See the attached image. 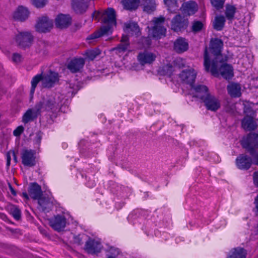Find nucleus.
I'll use <instances>...</instances> for the list:
<instances>
[{
	"mask_svg": "<svg viewBox=\"0 0 258 258\" xmlns=\"http://www.w3.org/2000/svg\"><path fill=\"white\" fill-rule=\"evenodd\" d=\"M101 53V51L98 48L87 50L85 52L86 58L90 60L94 59L97 56Z\"/></svg>",
	"mask_w": 258,
	"mask_h": 258,
	"instance_id": "obj_41",
	"label": "nucleus"
},
{
	"mask_svg": "<svg viewBox=\"0 0 258 258\" xmlns=\"http://www.w3.org/2000/svg\"><path fill=\"white\" fill-rule=\"evenodd\" d=\"M154 235L156 236H158L159 234H158V231H156V230H154Z\"/></svg>",
	"mask_w": 258,
	"mask_h": 258,
	"instance_id": "obj_63",
	"label": "nucleus"
},
{
	"mask_svg": "<svg viewBox=\"0 0 258 258\" xmlns=\"http://www.w3.org/2000/svg\"><path fill=\"white\" fill-rule=\"evenodd\" d=\"M8 184H9V189H10L12 195H13L14 196H16L17 195V192L16 191V190H15V189L13 187V186L10 183H9Z\"/></svg>",
	"mask_w": 258,
	"mask_h": 258,
	"instance_id": "obj_54",
	"label": "nucleus"
},
{
	"mask_svg": "<svg viewBox=\"0 0 258 258\" xmlns=\"http://www.w3.org/2000/svg\"><path fill=\"white\" fill-rule=\"evenodd\" d=\"M156 9V4L153 0H149V2L144 6V11L148 13H151Z\"/></svg>",
	"mask_w": 258,
	"mask_h": 258,
	"instance_id": "obj_44",
	"label": "nucleus"
},
{
	"mask_svg": "<svg viewBox=\"0 0 258 258\" xmlns=\"http://www.w3.org/2000/svg\"><path fill=\"white\" fill-rule=\"evenodd\" d=\"M188 48V44L185 39L179 37L174 43V49L178 53H182Z\"/></svg>",
	"mask_w": 258,
	"mask_h": 258,
	"instance_id": "obj_31",
	"label": "nucleus"
},
{
	"mask_svg": "<svg viewBox=\"0 0 258 258\" xmlns=\"http://www.w3.org/2000/svg\"><path fill=\"white\" fill-rule=\"evenodd\" d=\"M241 145L253 158V163L258 166V153L255 149L258 148V134L250 133L241 141Z\"/></svg>",
	"mask_w": 258,
	"mask_h": 258,
	"instance_id": "obj_3",
	"label": "nucleus"
},
{
	"mask_svg": "<svg viewBox=\"0 0 258 258\" xmlns=\"http://www.w3.org/2000/svg\"><path fill=\"white\" fill-rule=\"evenodd\" d=\"M11 162V157L9 155H7V165L9 166Z\"/></svg>",
	"mask_w": 258,
	"mask_h": 258,
	"instance_id": "obj_60",
	"label": "nucleus"
},
{
	"mask_svg": "<svg viewBox=\"0 0 258 258\" xmlns=\"http://www.w3.org/2000/svg\"><path fill=\"white\" fill-rule=\"evenodd\" d=\"M191 92L193 94V96L198 98L202 100L205 97L207 94H208L209 90L207 86L203 85H198L195 86L194 84L191 86Z\"/></svg>",
	"mask_w": 258,
	"mask_h": 258,
	"instance_id": "obj_22",
	"label": "nucleus"
},
{
	"mask_svg": "<svg viewBox=\"0 0 258 258\" xmlns=\"http://www.w3.org/2000/svg\"><path fill=\"white\" fill-rule=\"evenodd\" d=\"M43 105L42 103H37L34 108L28 109L23 116L22 122L26 124L35 119L40 114Z\"/></svg>",
	"mask_w": 258,
	"mask_h": 258,
	"instance_id": "obj_8",
	"label": "nucleus"
},
{
	"mask_svg": "<svg viewBox=\"0 0 258 258\" xmlns=\"http://www.w3.org/2000/svg\"><path fill=\"white\" fill-rule=\"evenodd\" d=\"M62 146L63 148H66L68 146L67 144L66 143H63L62 144Z\"/></svg>",
	"mask_w": 258,
	"mask_h": 258,
	"instance_id": "obj_64",
	"label": "nucleus"
},
{
	"mask_svg": "<svg viewBox=\"0 0 258 258\" xmlns=\"http://www.w3.org/2000/svg\"><path fill=\"white\" fill-rule=\"evenodd\" d=\"M39 209L44 212H49L53 207L52 199L50 198L40 197L38 199Z\"/></svg>",
	"mask_w": 258,
	"mask_h": 258,
	"instance_id": "obj_28",
	"label": "nucleus"
},
{
	"mask_svg": "<svg viewBox=\"0 0 258 258\" xmlns=\"http://www.w3.org/2000/svg\"><path fill=\"white\" fill-rule=\"evenodd\" d=\"M102 247L99 240L90 238L86 242L85 249L88 253L96 254L100 252Z\"/></svg>",
	"mask_w": 258,
	"mask_h": 258,
	"instance_id": "obj_16",
	"label": "nucleus"
},
{
	"mask_svg": "<svg viewBox=\"0 0 258 258\" xmlns=\"http://www.w3.org/2000/svg\"><path fill=\"white\" fill-rule=\"evenodd\" d=\"M223 47V41L219 38H212L210 43V51L213 57L211 60V57L208 52L207 47H206L204 51V65L207 72L210 71L212 75L218 74V61L222 59V50Z\"/></svg>",
	"mask_w": 258,
	"mask_h": 258,
	"instance_id": "obj_1",
	"label": "nucleus"
},
{
	"mask_svg": "<svg viewBox=\"0 0 258 258\" xmlns=\"http://www.w3.org/2000/svg\"><path fill=\"white\" fill-rule=\"evenodd\" d=\"M36 139L38 142L40 143L41 140V137L39 136H37Z\"/></svg>",
	"mask_w": 258,
	"mask_h": 258,
	"instance_id": "obj_62",
	"label": "nucleus"
},
{
	"mask_svg": "<svg viewBox=\"0 0 258 258\" xmlns=\"http://www.w3.org/2000/svg\"><path fill=\"white\" fill-rule=\"evenodd\" d=\"M143 212L144 211L142 210H134L127 217L128 222L134 225L141 224L142 222L145 220L144 216L142 215Z\"/></svg>",
	"mask_w": 258,
	"mask_h": 258,
	"instance_id": "obj_24",
	"label": "nucleus"
},
{
	"mask_svg": "<svg viewBox=\"0 0 258 258\" xmlns=\"http://www.w3.org/2000/svg\"><path fill=\"white\" fill-rule=\"evenodd\" d=\"M130 45L129 37L127 34H123L121 38V43L114 48L119 53L125 52Z\"/></svg>",
	"mask_w": 258,
	"mask_h": 258,
	"instance_id": "obj_33",
	"label": "nucleus"
},
{
	"mask_svg": "<svg viewBox=\"0 0 258 258\" xmlns=\"http://www.w3.org/2000/svg\"><path fill=\"white\" fill-rule=\"evenodd\" d=\"M24 128L23 126L20 125L18 126L14 131L13 135L16 137L20 136L23 132Z\"/></svg>",
	"mask_w": 258,
	"mask_h": 258,
	"instance_id": "obj_50",
	"label": "nucleus"
},
{
	"mask_svg": "<svg viewBox=\"0 0 258 258\" xmlns=\"http://www.w3.org/2000/svg\"><path fill=\"white\" fill-rule=\"evenodd\" d=\"M95 172L86 171L79 172L77 174V176L78 178L79 176L82 177V179H84V184L89 188H92L96 185V182L94 179Z\"/></svg>",
	"mask_w": 258,
	"mask_h": 258,
	"instance_id": "obj_23",
	"label": "nucleus"
},
{
	"mask_svg": "<svg viewBox=\"0 0 258 258\" xmlns=\"http://www.w3.org/2000/svg\"><path fill=\"white\" fill-rule=\"evenodd\" d=\"M21 159L24 166L34 167L36 164V151L32 149H23L21 152Z\"/></svg>",
	"mask_w": 258,
	"mask_h": 258,
	"instance_id": "obj_5",
	"label": "nucleus"
},
{
	"mask_svg": "<svg viewBox=\"0 0 258 258\" xmlns=\"http://www.w3.org/2000/svg\"><path fill=\"white\" fill-rule=\"evenodd\" d=\"M165 4L168 7V10L171 13H175L178 10L177 0H164Z\"/></svg>",
	"mask_w": 258,
	"mask_h": 258,
	"instance_id": "obj_40",
	"label": "nucleus"
},
{
	"mask_svg": "<svg viewBox=\"0 0 258 258\" xmlns=\"http://www.w3.org/2000/svg\"><path fill=\"white\" fill-rule=\"evenodd\" d=\"M10 214L16 220H19L21 217V212L18 207L12 206L10 210Z\"/></svg>",
	"mask_w": 258,
	"mask_h": 258,
	"instance_id": "obj_43",
	"label": "nucleus"
},
{
	"mask_svg": "<svg viewBox=\"0 0 258 258\" xmlns=\"http://www.w3.org/2000/svg\"><path fill=\"white\" fill-rule=\"evenodd\" d=\"M254 204H255V208L256 209L257 212H258V195L255 198Z\"/></svg>",
	"mask_w": 258,
	"mask_h": 258,
	"instance_id": "obj_57",
	"label": "nucleus"
},
{
	"mask_svg": "<svg viewBox=\"0 0 258 258\" xmlns=\"http://www.w3.org/2000/svg\"><path fill=\"white\" fill-rule=\"evenodd\" d=\"M240 87L239 84L232 83L227 86L228 94L232 97H238L241 95Z\"/></svg>",
	"mask_w": 258,
	"mask_h": 258,
	"instance_id": "obj_34",
	"label": "nucleus"
},
{
	"mask_svg": "<svg viewBox=\"0 0 258 258\" xmlns=\"http://www.w3.org/2000/svg\"><path fill=\"white\" fill-rule=\"evenodd\" d=\"M235 163L238 169L246 170L250 168L252 160L247 155L241 154L236 158Z\"/></svg>",
	"mask_w": 258,
	"mask_h": 258,
	"instance_id": "obj_17",
	"label": "nucleus"
},
{
	"mask_svg": "<svg viewBox=\"0 0 258 258\" xmlns=\"http://www.w3.org/2000/svg\"><path fill=\"white\" fill-rule=\"evenodd\" d=\"M33 41V36L29 32H21L16 36V41L22 48L29 47Z\"/></svg>",
	"mask_w": 258,
	"mask_h": 258,
	"instance_id": "obj_14",
	"label": "nucleus"
},
{
	"mask_svg": "<svg viewBox=\"0 0 258 258\" xmlns=\"http://www.w3.org/2000/svg\"><path fill=\"white\" fill-rule=\"evenodd\" d=\"M103 21L104 25L100 30L95 32L87 38L89 43L104 35L112 33L113 27L116 25L115 11L113 8H109L105 11Z\"/></svg>",
	"mask_w": 258,
	"mask_h": 258,
	"instance_id": "obj_2",
	"label": "nucleus"
},
{
	"mask_svg": "<svg viewBox=\"0 0 258 258\" xmlns=\"http://www.w3.org/2000/svg\"><path fill=\"white\" fill-rule=\"evenodd\" d=\"M38 103H42L43 104V108L41 109V112L51 110L54 109L55 106V102L53 98H50L45 101H41Z\"/></svg>",
	"mask_w": 258,
	"mask_h": 258,
	"instance_id": "obj_35",
	"label": "nucleus"
},
{
	"mask_svg": "<svg viewBox=\"0 0 258 258\" xmlns=\"http://www.w3.org/2000/svg\"><path fill=\"white\" fill-rule=\"evenodd\" d=\"M67 216L69 214H57L49 220V225L55 231L60 232L64 230L67 225Z\"/></svg>",
	"mask_w": 258,
	"mask_h": 258,
	"instance_id": "obj_6",
	"label": "nucleus"
},
{
	"mask_svg": "<svg viewBox=\"0 0 258 258\" xmlns=\"http://www.w3.org/2000/svg\"><path fill=\"white\" fill-rule=\"evenodd\" d=\"M86 235L84 234H80L74 236V242L78 245H81L83 242V239Z\"/></svg>",
	"mask_w": 258,
	"mask_h": 258,
	"instance_id": "obj_48",
	"label": "nucleus"
},
{
	"mask_svg": "<svg viewBox=\"0 0 258 258\" xmlns=\"http://www.w3.org/2000/svg\"><path fill=\"white\" fill-rule=\"evenodd\" d=\"M29 15V12L26 8L19 6L14 13L13 18L16 20L23 21L28 18Z\"/></svg>",
	"mask_w": 258,
	"mask_h": 258,
	"instance_id": "obj_30",
	"label": "nucleus"
},
{
	"mask_svg": "<svg viewBox=\"0 0 258 258\" xmlns=\"http://www.w3.org/2000/svg\"><path fill=\"white\" fill-rule=\"evenodd\" d=\"M22 195H23V197L24 198H25V199H29V196H28V195L27 194V192H23L22 193Z\"/></svg>",
	"mask_w": 258,
	"mask_h": 258,
	"instance_id": "obj_61",
	"label": "nucleus"
},
{
	"mask_svg": "<svg viewBox=\"0 0 258 258\" xmlns=\"http://www.w3.org/2000/svg\"><path fill=\"white\" fill-rule=\"evenodd\" d=\"M33 5L38 8L44 7L46 4L47 0H32Z\"/></svg>",
	"mask_w": 258,
	"mask_h": 258,
	"instance_id": "obj_49",
	"label": "nucleus"
},
{
	"mask_svg": "<svg viewBox=\"0 0 258 258\" xmlns=\"http://www.w3.org/2000/svg\"><path fill=\"white\" fill-rule=\"evenodd\" d=\"M85 61L82 57H74L68 63L67 68L72 73L79 72L83 69Z\"/></svg>",
	"mask_w": 258,
	"mask_h": 258,
	"instance_id": "obj_18",
	"label": "nucleus"
},
{
	"mask_svg": "<svg viewBox=\"0 0 258 258\" xmlns=\"http://www.w3.org/2000/svg\"><path fill=\"white\" fill-rule=\"evenodd\" d=\"M105 258H128V255L117 247L110 246L105 250Z\"/></svg>",
	"mask_w": 258,
	"mask_h": 258,
	"instance_id": "obj_25",
	"label": "nucleus"
},
{
	"mask_svg": "<svg viewBox=\"0 0 258 258\" xmlns=\"http://www.w3.org/2000/svg\"><path fill=\"white\" fill-rule=\"evenodd\" d=\"M242 127L247 131H253L256 128V124L253 117L249 116H245L241 121Z\"/></svg>",
	"mask_w": 258,
	"mask_h": 258,
	"instance_id": "obj_32",
	"label": "nucleus"
},
{
	"mask_svg": "<svg viewBox=\"0 0 258 258\" xmlns=\"http://www.w3.org/2000/svg\"><path fill=\"white\" fill-rule=\"evenodd\" d=\"M197 76V72L193 69H189L183 70L179 74V77L181 81L190 87L195 83Z\"/></svg>",
	"mask_w": 258,
	"mask_h": 258,
	"instance_id": "obj_13",
	"label": "nucleus"
},
{
	"mask_svg": "<svg viewBox=\"0 0 258 258\" xmlns=\"http://www.w3.org/2000/svg\"><path fill=\"white\" fill-rule=\"evenodd\" d=\"M42 81V83L43 84V75L42 74H37V75L35 76L31 80V88L30 90V95L31 96H33L35 88L38 84V83L40 81Z\"/></svg>",
	"mask_w": 258,
	"mask_h": 258,
	"instance_id": "obj_38",
	"label": "nucleus"
},
{
	"mask_svg": "<svg viewBox=\"0 0 258 258\" xmlns=\"http://www.w3.org/2000/svg\"><path fill=\"white\" fill-rule=\"evenodd\" d=\"M204 23L200 21H195L192 23L191 30L194 33L201 31L204 28Z\"/></svg>",
	"mask_w": 258,
	"mask_h": 258,
	"instance_id": "obj_45",
	"label": "nucleus"
},
{
	"mask_svg": "<svg viewBox=\"0 0 258 258\" xmlns=\"http://www.w3.org/2000/svg\"><path fill=\"white\" fill-rule=\"evenodd\" d=\"M151 223V222L149 221H144L143 225L141 227L145 234H146L148 236H153V228H151L150 227Z\"/></svg>",
	"mask_w": 258,
	"mask_h": 258,
	"instance_id": "obj_42",
	"label": "nucleus"
},
{
	"mask_svg": "<svg viewBox=\"0 0 258 258\" xmlns=\"http://www.w3.org/2000/svg\"><path fill=\"white\" fill-rule=\"evenodd\" d=\"M72 18L69 15L59 14L55 19V25L59 28L68 27L71 23Z\"/></svg>",
	"mask_w": 258,
	"mask_h": 258,
	"instance_id": "obj_26",
	"label": "nucleus"
},
{
	"mask_svg": "<svg viewBox=\"0 0 258 258\" xmlns=\"http://www.w3.org/2000/svg\"><path fill=\"white\" fill-rule=\"evenodd\" d=\"M202 101L204 103L206 109L208 110L215 112L220 108V100L210 93L207 94L206 96Z\"/></svg>",
	"mask_w": 258,
	"mask_h": 258,
	"instance_id": "obj_11",
	"label": "nucleus"
},
{
	"mask_svg": "<svg viewBox=\"0 0 258 258\" xmlns=\"http://www.w3.org/2000/svg\"><path fill=\"white\" fill-rule=\"evenodd\" d=\"M124 31L132 35L138 36L140 33V30L138 24L134 22H128L125 23L124 25Z\"/></svg>",
	"mask_w": 258,
	"mask_h": 258,
	"instance_id": "obj_29",
	"label": "nucleus"
},
{
	"mask_svg": "<svg viewBox=\"0 0 258 258\" xmlns=\"http://www.w3.org/2000/svg\"><path fill=\"white\" fill-rule=\"evenodd\" d=\"M225 14L227 19L229 20L233 19L235 14L236 13V7L231 5L227 4L225 8Z\"/></svg>",
	"mask_w": 258,
	"mask_h": 258,
	"instance_id": "obj_39",
	"label": "nucleus"
},
{
	"mask_svg": "<svg viewBox=\"0 0 258 258\" xmlns=\"http://www.w3.org/2000/svg\"><path fill=\"white\" fill-rule=\"evenodd\" d=\"M222 60L218 61V74L214 76H218L220 73L221 76L226 80L231 79L234 76L233 67L230 64L223 62Z\"/></svg>",
	"mask_w": 258,
	"mask_h": 258,
	"instance_id": "obj_10",
	"label": "nucleus"
},
{
	"mask_svg": "<svg viewBox=\"0 0 258 258\" xmlns=\"http://www.w3.org/2000/svg\"><path fill=\"white\" fill-rule=\"evenodd\" d=\"M85 141L84 140H81L80 141V143H79V147L80 148V153L81 154L83 155L84 156H87V157H90V155H89V154H87L86 155L85 154V152L84 151V145H85Z\"/></svg>",
	"mask_w": 258,
	"mask_h": 258,
	"instance_id": "obj_51",
	"label": "nucleus"
},
{
	"mask_svg": "<svg viewBox=\"0 0 258 258\" xmlns=\"http://www.w3.org/2000/svg\"><path fill=\"white\" fill-rule=\"evenodd\" d=\"M123 203H120L118 204L116 203H115V206L116 208H117V209H119L123 206Z\"/></svg>",
	"mask_w": 258,
	"mask_h": 258,
	"instance_id": "obj_58",
	"label": "nucleus"
},
{
	"mask_svg": "<svg viewBox=\"0 0 258 258\" xmlns=\"http://www.w3.org/2000/svg\"><path fill=\"white\" fill-rule=\"evenodd\" d=\"M165 18L162 16L154 18L152 20L153 26L149 29V35L156 39L165 37L166 29L163 26Z\"/></svg>",
	"mask_w": 258,
	"mask_h": 258,
	"instance_id": "obj_4",
	"label": "nucleus"
},
{
	"mask_svg": "<svg viewBox=\"0 0 258 258\" xmlns=\"http://www.w3.org/2000/svg\"><path fill=\"white\" fill-rule=\"evenodd\" d=\"M58 80V73L50 71L47 74L43 75V87L48 88H51Z\"/></svg>",
	"mask_w": 258,
	"mask_h": 258,
	"instance_id": "obj_19",
	"label": "nucleus"
},
{
	"mask_svg": "<svg viewBox=\"0 0 258 258\" xmlns=\"http://www.w3.org/2000/svg\"><path fill=\"white\" fill-rule=\"evenodd\" d=\"M253 182L254 186L258 188V171L253 173Z\"/></svg>",
	"mask_w": 258,
	"mask_h": 258,
	"instance_id": "obj_53",
	"label": "nucleus"
},
{
	"mask_svg": "<svg viewBox=\"0 0 258 258\" xmlns=\"http://www.w3.org/2000/svg\"><path fill=\"white\" fill-rule=\"evenodd\" d=\"M225 23V19L223 16L220 15L216 16L213 23L214 29L217 31L221 30L224 27Z\"/></svg>",
	"mask_w": 258,
	"mask_h": 258,
	"instance_id": "obj_36",
	"label": "nucleus"
},
{
	"mask_svg": "<svg viewBox=\"0 0 258 258\" xmlns=\"http://www.w3.org/2000/svg\"><path fill=\"white\" fill-rule=\"evenodd\" d=\"M71 5L73 10L76 13L83 14L88 9V0H72Z\"/></svg>",
	"mask_w": 258,
	"mask_h": 258,
	"instance_id": "obj_20",
	"label": "nucleus"
},
{
	"mask_svg": "<svg viewBox=\"0 0 258 258\" xmlns=\"http://www.w3.org/2000/svg\"><path fill=\"white\" fill-rule=\"evenodd\" d=\"M13 61L15 62H19L21 61L22 56L17 53H14L13 55Z\"/></svg>",
	"mask_w": 258,
	"mask_h": 258,
	"instance_id": "obj_52",
	"label": "nucleus"
},
{
	"mask_svg": "<svg viewBox=\"0 0 258 258\" xmlns=\"http://www.w3.org/2000/svg\"><path fill=\"white\" fill-rule=\"evenodd\" d=\"M108 184L110 192L117 197L125 199L128 196V192L131 189L127 187L123 186L113 181H110Z\"/></svg>",
	"mask_w": 258,
	"mask_h": 258,
	"instance_id": "obj_7",
	"label": "nucleus"
},
{
	"mask_svg": "<svg viewBox=\"0 0 258 258\" xmlns=\"http://www.w3.org/2000/svg\"><path fill=\"white\" fill-rule=\"evenodd\" d=\"M183 60L181 58H177L175 59V62L177 64L178 62H181V66H179V67H184V64L183 63Z\"/></svg>",
	"mask_w": 258,
	"mask_h": 258,
	"instance_id": "obj_56",
	"label": "nucleus"
},
{
	"mask_svg": "<svg viewBox=\"0 0 258 258\" xmlns=\"http://www.w3.org/2000/svg\"><path fill=\"white\" fill-rule=\"evenodd\" d=\"M176 243H178L180 241H183L184 240L183 237H177L175 239Z\"/></svg>",
	"mask_w": 258,
	"mask_h": 258,
	"instance_id": "obj_59",
	"label": "nucleus"
},
{
	"mask_svg": "<svg viewBox=\"0 0 258 258\" xmlns=\"http://www.w3.org/2000/svg\"><path fill=\"white\" fill-rule=\"evenodd\" d=\"M157 56L155 53L147 51L140 52L137 56V59L142 66L151 64L155 60Z\"/></svg>",
	"mask_w": 258,
	"mask_h": 258,
	"instance_id": "obj_15",
	"label": "nucleus"
},
{
	"mask_svg": "<svg viewBox=\"0 0 258 258\" xmlns=\"http://www.w3.org/2000/svg\"><path fill=\"white\" fill-rule=\"evenodd\" d=\"M52 27L53 21L45 16L39 18L35 25L36 31L41 33L50 31Z\"/></svg>",
	"mask_w": 258,
	"mask_h": 258,
	"instance_id": "obj_12",
	"label": "nucleus"
},
{
	"mask_svg": "<svg viewBox=\"0 0 258 258\" xmlns=\"http://www.w3.org/2000/svg\"><path fill=\"white\" fill-rule=\"evenodd\" d=\"M162 71L164 75L170 76L172 75L173 71V66L170 64L164 65L162 67Z\"/></svg>",
	"mask_w": 258,
	"mask_h": 258,
	"instance_id": "obj_46",
	"label": "nucleus"
},
{
	"mask_svg": "<svg viewBox=\"0 0 258 258\" xmlns=\"http://www.w3.org/2000/svg\"><path fill=\"white\" fill-rule=\"evenodd\" d=\"M188 24V19L178 14L172 19L171 28L175 32L181 31L187 28Z\"/></svg>",
	"mask_w": 258,
	"mask_h": 258,
	"instance_id": "obj_9",
	"label": "nucleus"
},
{
	"mask_svg": "<svg viewBox=\"0 0 258 258\" xmlns=\"http://www.w3.org/2000/svg\"><path fill=\"white\" fill-rule=\"evenodd\" d=\"M246 252L243 248L237 247L232 251L231 254L228 256V258H245Z\"/></svg>",
	"mask_w": 258,
	"mask_h": 258,
	"instance_id": "obj_37",
	"label": "nucleus"
},
{
	"mask_svg": "<svg viewBox=\"0 0 258 258\" xmlns=\"http://www.w3.org/2000/svg\"><path fill=\"white\" fill-rule=\"evenodd\" d=\"M28 192L30 197L34 200H38L42 196V192L41 186L36 182L31 183Z\"/></svg>",
	"mask_w": 258,
	"mask_h": 258,
	"instance_id": "obj_27",
	"label": "nucleus"
},
{
	"mask_svg": "<svg viewBox=\"0 0 258 258\" xmlns=\"http://www.w3.org/2000/svg\"><path fill=\"white\" fill-rule=\"evenodd\" d=\"M182 13L186 16L195 14L198 10L197 4L192 1H189L182 4L181 7Z\"/></svg>",
	"mask_w": 258,
	"mask_h": 258,
	"instance_id": "obj_21",
	"label": "nucleus"
},
{
	"mask_svg": "<svg viewBox=\"0 0 258 258\" xmlns=\"http://www.w3.org/2000/svg\"><path fill=\"white\" fill-rule=\"evenodd\" d=\"M142 41L146 42V46H149L151 44V40L149 37L142 38Z\"/></svg>",
	"mask_w": 258,
	"mask_h": 258,
	"instance_id": "obj_55",
	"label": "nucleus"
},
{
	"mask_svg": "<svg viewBox=\"0 0 258 258\" xmlns=\"http://www.w3.org/2000/svg\"><path fill=\"white\" fill-rule=\"evenodd\" d=\"M225 0H211V3L217 10L223 8Z\"/></svg>",
	"mask_w": 258,
	"mask_h": 258,
	"instance_id": "obj_47",
	"label": "nucleus"
}]
</instances>
